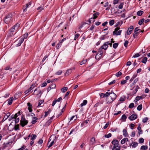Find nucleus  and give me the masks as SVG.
<instances>
[{"mask_svg":"<svg viewBox=\"0 0 150 150\" xmlns=\"http://www.w3.org/2000/svg\"><path fill=\"white\" fill-rule=\"evenodd\" d=\"M135 132L134 131H133L131 135V137H134L135 136Z\"/></svg>","mask_w":150,"mask_h":150,"instance_id":"338daca9","label":"nucleus"},{"mask_svg":"<svg viewBox=\"0 0 150 150\" xmlns=\"http://www.w3.org/2000/svg\"><path fill=\"white\" fill-rule=\"evenodd\" d=\"M105 94L103 93H101L100 94V97L101 98H103L105 97Z\"/></svg>","mask_w":150,"mask_h":150,"instance_id":"69168bd1","label":"nucleus"},{"mask_svg":"<svg viewBox=\"0 0 150 150\" xmlns=\"http://www.w3.org/2000/svg\"><path fill=\"white\" fill-rule=\"evenodd\" d=\"M139 142L140 143H142L144 142V139L142 138H140L139 140Z\"/></svg>","mask_w":150,"mask_h":150,"instance_id":"09e8293b","label":"nucleus"},{"mask_svg":"<svg viewBox=\"0 0 150 150\" xmlns=\"http://www.w3.org/2000/svg\"><path fill=\"white\" fill-rule=\"evenodd\" d=\"M37 136L35 134H32L31 136V138H30L31 140H33L36 139Z\"/></svg>","mask_w":150,"mask_h":150,"instance_id":"79ce46f5","label":"nucleus"},{"mask_svg":"<svg viewBox=\"0 0 150 150\" xmlns=\"http://www.w3.org/2000/svg\"><path fill=\"white\" fill-rule=\"evenodd\" d=\"M116 81H115V80H113V81L110 82V83H108V84H114V83H116L115 82H116ZM119 83V82L118 83Z\"/></svg>","mask_w":150,"mask_h":150,"instance_id":"13d9d810","label":"nucleus"},{"mask_svg":"<svg viewBox=\"0 0 150 150\" xmlns=\"http://www.w3.org/2000/svg\"><path fill=\"white\" fill-rule=\"evenodd\" d=\"M62 44L59 42V43H58L56 46V47L57 49H59L62 45Z\"/></svg>","mask_w":150,"mask_h":150,"instance_id":"c9c22d12","label":"nucleus"},{"mask_svg":"<svg viewBox=\"0 0 150 150\" xmlns=\"http://www.w3.org/2000/svg\"><path fill=\"white\" fill-rule=\"evenodd\" d=\"M147 60V58L146 57H145L142 59V62L144 64H146Z\"/></svg>","mask_w":150,"mask_h":150,"instance_id":"c756f323","label":"nucleus"},{"mask_svg":"<svg viewBox=\"0 0 150 150\" xmlns=\"http://www.w3.org/2000/svg\"><path fill=\"white\" fill-rule=\"evenodd\" d=\"M12 15L11 13L8 14L5 17L4 22L5 23L8 24L12 20Z\"/></svg>","mask_w":150,"mask_h":150,"instance_id":"7ed1b4c3","label":"nucleus"},{"mask_svg":"<svg viewBox=\"0 0 150 150\" xmlns=\"http://www.w3.org/2000/svg\"><path fill=\"white\" fill-rule=\"evenodd\" d=\"M95 19L93 17L90 18L89 20V22L90 23H92L95 21Z\"/></svg>","mask_w":150,"mask_h":150,"instance_id":"4c0bfd02","label":"nucleus"},{"mask_svg":"<svg viewBox=\"0 0 150 150\" xmlns=\"http://www.w3.org/2000/svg\"><path fill=\"white\" fill-rule=\"evenodd\" d=\"M125 99H126L125 96H123L120 98L119 101H121V102H123L124 101H125Z\"/></svg>","mask_w":150,"mask_h":150,"instance_id":"a878e982","label":"nucleus"},{"mask_svg":"<svg viewBox=\"0 0 150 150\" xmlns=\"http://www.w3.org/2000/svg\"><path fill=\"white\" fill-rule=\"evenodd\" d=\"M28 122V121L26 120L25 118L22 117L20 120V124L22 127H23L25 125H27Z\"/></svg>","mask_w":150,"mask_h":150,"instance_id":"423d86ee","label":"nucleus"},{"mask_svg":"<svg viewBox=\"0 0 150 150\" xmlns=\"http://www.w3.org/2000/svg\"><path fill=\"white\" fill-rule=\"evenodd\" d=\"M122 73L120 71L116 73L115 74V75L117 77H119L121 75Z\"/></svg>","mask_w":150,"mask_h":150,"instance_id":"a19ab883","label":"nucleus"},{"mask_svg":"<svg viewBox=\"0 0 150 150\" xmlns=\"http://www.w3.org/2000/svg\"><path fill=\"white\" fill-rule=\"evenodd\" d=\"M108 90L106 93L105 97H107L106 102L108 104L112 103L116 98L117 96L115 94L113 93V91Z\"/></svg>","mask_w":150,"mask_h":150,"instance_id":"f257e3e1","label":"nucleus"},{"mask_svg":"<svg viewBox=\"0 0 150 150\" xmlns=\"http://www.w3.org/2000/svg\"><path fill=\"white\" fill-rule=\"evenodd\" d=\"M112 150H120V147L119 145H114L112 149Z\"/></svg>","mask_w":150,"mask_h":150,"instance_id":"ddd939ff","label":"nucleus"},{"mask_svg":"<svg viewBox=\"0 0 150 150\" xmlns=\"http://www.w3.org/2000/svg\"><path fill=\"white\" fill-rule=\"evenodd\" d=\"M127 117L125 114L123 115L121 119L123 120V121H125L126 120Z\"/></svg>","mask_w":150,"mask_h":150,"instance_id":"e433bc0d","label":"nucleus"},{"mask_svg":"<svg viewBox=\"0 0 150 150\" xmlns=\"http://www.w3.org/2000/svg\"><path fill=\"white\" fill-rule=\"evenodd\" d=\"M20 26V24L18 23H17L13 26L9 30L10 36H12L14 34H15L18 31Z\"/></svg>","mask_w":150,"mask_h":150,"instance_id":"f03ea898","label":"nucleus"},{"mask_svg":"<svg viewBox=\"0 0 150 150\" xmlns=\"http://www.w3.org/2000/svg\"><path fill=\"white\" fill-rule=\"evenodd\" d=\"M77 118V116L76 115L75 116H73L70 118V121H71L74 119V120H75Z\"/></svg>","mask_w":150,"mask_h":150,"instance_id":"49530a36","label":"nucleus"},{"mask_svg":"<svg viewBox=\"0 0 150 150\" xmlns=\"http://www.w3.org/2000/svg\"><path fill=\"white\" fill-rule=\"evenodd\" d=\"M54 139L52 142H51L50 143V145L48 146V148H50L51 146H52L54 143Z\"/></svg>","mask_w":150,"mask_h":150,"instance_id":"680f3d73","label":"nucleus"},{"mask_svg":"<svg viewBox=\"0 0 150 150\" xmlns=\"http://www.w3.org/2000/svg\"><path fill=\"white\" fill-rule=\"evenodd\" d=\"M118 44L117 43H115L113 45V47L114 48L116 49L118 47Z\"/></svg>","mask_w":150,"mask_h":150,"instance_id":"de8ad7c7","label":"nucleus"},{"mask_svg":"<svg viewBox=\"0 0 150 150\" xmlns=\"http://www.w3.org/2000/svg\"><path fill=\"white\" fill-rule=\"evenodd\" d=\"M18 40V43L16 45V46L17 47H19L20 46L21 43L24 41L23 39L21 38H19Z\"/></svg>","mask_w":150,"mask_h":150,"instance_id":"f8f14e48","label":"nucleus"},{"mask_svg":"<svg viewBox=\"0 0 150 150\" xmlns=\"http://www.w3.org/2000/svg\"><path fill=\"white\" fill-rule=\"evenodd\" d=\"M19 125H15L14 127V129L15 130H17L18 129H19Z\"/></svg>","mask_w":150,"mask_h":150,"instance_id":"5fc2aeb1","label":"nucleus"},{"mask_svg":"<svg viewBox=\"0 0 150 150\" xmlns=\"http://www.w3.org/2000/svg\"><path fill=\"white\" fill-rule=\"evenodd\" d=\"M38 118L36 117L33 118L31 123L33 124H35L37 122V120H38Z\"/></svg>","mask_w":150,"mask_h":150,"instance_id":"393cba45","label":"nucleus"},{"mask_svg":"<svg viewBox=\"0 0 150 150\" xmlns=\"http://www.w3.org/2000/svg\"><path fill=\"white\" fill-rule=\"evenodd\" d=\"M86 24V23H83L78 25V28L79 30H81V28L84 26V25Z\"/></svg>","mask_w":150,"mask_h":150,"instance_id":"b1692460","label":"nucleus"},{"mask_svg":"<svg viewBox=\"0 0 150 150\" xmlns=\"http://www.w3.org/2000/svg\"><path fill=\"white\" fill-rule=\"evenodd\" d=\"M144 97L143 96H137L136 97L134 101L135 103H136L140 99H142Z\"/></svg>","mask_w":150,"mask_h":150,"instance_id":"dca6fc26","label":"nucleus"},{"mask_svg":"<svg viewBox=\"0 0 150 150\" xmlns=\"http://www.w3.org/2000/svg\"><path fill=\"white\" fill-rule=\"evenodd\" d=\"M142 108V105L140 104L139 105L137 108V110L139 111L141 110Z\"/></svg>","mask_w":150,"mask_h":150,"instance_id":"37998d69","label":"nucleus"},{"mask_svg":"<svg viewBox=\"0 0 150 150\" xmlns=\"http://www.w3.org/2000/svg\"><path fill=\"white\" fill-rule=\"evenodd\" d=\"M87 62V59H83L80 63V65H82L83 64H84Z\"/></svg>","mask_w":150,"mask_h":150,"instance_id":"c03bdc74","label":"nucleus"},{"mask_svg":"<svg viewBox=\"0 0 150 150\" xmlns=\"http://www.w3.org/2000/svg\"><path fill=\"white\" fill-rule=\"evenodd\" d=\"M122 30L120 29L119 27H117L115 29L114 31L113 32V35L116 36L120 35L121 34Z\"/></svg>","mask_w":150,"mask_h":150,"instance_id":"39448f33","label":"nucleus"},{"mask_svg":"<svg viewBox=\"0 0 150 150\" xmlns=\"http://www.w3.org/2000/svg\"><path fill=\"white\" fill-rule=\"evenodd\" d=\"M13 100V97H11L8 100V104L9 105H11L12 103V102Z\"/></svg>","mask_w":150,"mask_h":150,"instance_id":"a211bd4d","label":"nucleus"},{"mask_svg":"<svg viewBox=\"0 0 150 150\" xmlns=\"http://www.w3.org/2000/svg\"><path fill=\"white\" fill-rule=\"evenodd\" d=\"M144 12L142 11H139L137 13V15L139 16H141L143 13Z\"/></svg>","mask_w":150,"mask_h":150,"instance_id":"473e14b6","label":"nucleus"},{"mask_svg":"<svg viewBox=\"0 0 150 150\" xmlns=\"http://www.w3.org/2000/svg\"><path fill=\"white\" fill-rule=\"evenodd\" d=\"M27 105L28 106V109L29 110V112H31L32 111V105L30 103H27Z\"/></svg>","mask_w":150,"mask_h":150,"instance_id":"4468645a","label":"nucleus"},{"mask_svg":"<svg viewBox=\"0 0 150 150\" xmlns=\"http://www.w3.org/2000/svg\"><path fill=\"white\" fill-rule=\"evenodd\" d=\"M112 136V134L110 133H109L108 134H106L104 136V137L105 138H109V137H110Z\"/></svg>","mask_w":150,"mask_h":150,"instance_id":"a18cd8bd","label":"nucleus"},{"mask_svg":"<svg viewBox=\"0 0 150 150\" xmlns=\"http://www.w3.org/2000/svg\"><path fill=\"white\" fill-rule=\"evenodd\" d=\"M134 28L132 26H131L129 27L127 32V35H129L132 33V31L133 30Z\"/></svg>","mask_w":150,"mask_h":150,"instance_id":"6e6552de","label":"nucleus"},{"mask_svg":"<svg viewBox=\"0 0 150 150\" xmlns=\"http://www.w3.org/2000/svg\"><path fill=\"white\" fill-rule=\"evenodd\" d=\"M134 104L133 103H131L129 105V108H132L134 107Z\"/></svg>","mask_w":150,"mask_h":150,"instance_id":"864d4df0","label":"nucleus"},{"mask_svg":"<svg viewBox=\"0 0 150 150\" xmlns=\"http://www.w3.org/2000/svg\"><path fill=\"white\" fill-rule=\"evenodd\" d=\"M43 141L41 139H40L39 141L38 142V144H41L42 143Z\"/></svg>","mask_w":150,"mask_h":150,"instance_id":"774afa93","label":"nucleus"},{"mask_svg":"<svg viewBox=\"0 0 150 150\" xmlns=\"http://www.w3.org/2000/svg\"><path fill=\"white\" fill-rule=\"evenodd\" d=\"M114 23V21L113 20H112L109 22V24L110 25L112 26L113 25Z\"/></svg>","mask_w":150,"mask_h":150,"instance_id":"3c124183","label":"nucleus"},{"mask_svg":"<svg viewBox=\"0 0 150 150\" xmlns=\"http://www.w3.org/2000/svg\"><path fill=\"white\" fill-rule=\"evenodd\" d=\"M10 114L9 112L7 113L4 116L3 120V121H4L6 120L10 115Z\"/></svg>","mask_w":150,"mask_h":150,"instance_id":"2eb2a0df","label":"nucleus"},{"mask_svg":"<svg viewBox=\"0 0 150 150\" xmlns=\"http://www.w3.org/2000/svg\"><path fill=\"white\" fill-rule=\"evenodd\" d=\"M62 72V71L61 70H59L55 73V74L57 75H61Z\"/></svg>","mask_w":150,"mask_h":150,"instance_id":"ea45409f","label":"nucleus"},{"mask_svg":"<svg viewBox=\"0 0 150 150\" xmlns=\"http://www.w3.org/2000/svg\"><path fill=\"white\" fill-rule=\"evenodd\" d=\"M109 44L108 42H105L102 46L100 47L102 49H104L105 50H106L108 47V45Z\"/></svg>","mask_w":150,"mask_h":150,"instance_id":"1a4fd4ad","label":"nucleus"},{"mask_svg":"<svg viewBox=\"0 0 150 150\" xmlns=\"http://www.w3.org/2000/svg\"><path fill=\"white\" fill-rule=\"evenodd\" d=\"M43 102H44L43 100H40L37 107L38 108L40 106H43V105H41L43 104Z\"/></svg>","mask_w":150,"mask_h":150,"instance_id":"bb28decb","label":"nucleus"},{"mask_svg":"<svg viewBox=\"0 0 150 150\" xmlns=\"http://www.w3.org/2000/svg\"><path fill=\"white\" fill-rule=\"evenodd\" d=\"M137 118V115L136 114H132L129 117V119L131 120H133Z\"/></svg>","mask_w":150,"mask_h":150,"instance_id":"9b49d317","label":"nucleus"},{"mask_svg":"<svg viewBox=\"0 0 150 150\" xmlns=\"http://www.w3.org/2000/svg\"><path fill=\"white\" fill-rule=\"evenodd\" d=\"M87 103V101L86 100H84L83 101V103H81V105L80 106L81 107L86 105Z\"/></svg>","mask_w":150,"mask_h":150,"instance_id":"5701e85b","label":"nucleus"},{"mask_svg":"<svg viewBox=\"0 0 150 150\" xmlns=\"http://www.w3.org/2000/svg\"><path fill=\"white\" fill-rule=\"evenodd\" d=\"M68 89V88L66 87H64L61 89V91L62 92L64 93Z\"/></svg>","mask_w":150,"mask_h":150,"instance_id":"c85d7f7f","label":"nucleus"},{"mask_svg":"<svg viewBox=\"0 0 150 150\" xmlns=\"http://www.w3.org/2000/svg\"><path fill=\"white\" fill-rule=\"evenodd\" d=\"M144 21V19L142 18L140 19L139 21L138 24L139 25H141Z\"/></svg>","mask_w":150,"mask_h":150,"instance_id":"2f4dec72","label":"nucleus"},{"mask_svg":"<svg viewBox=\"0 0 150 150\" xmlns=\"http://www.w3.org/2000/svg\"><path fill=\"white\" fill-rule=\"evenodd\" d=\"M119 142L117 140H114L112 142V144L114 145H119Z\"/></svg>","mask_w":150,"mask_h":150,"instance_id":"aec40b11","label":"nucleus"},{"mask_svg":"<svg viewBox=\"0 0 150 150\" xmlns=\"http://www.w3.org/2000/svg\"><path fill=\"white\" fill-rule=\"evenodd\" d=\"M128 141V139L127 138H124L121 141V143L122 144H123L125 143L126 142H127Z\"/></svg>","mask_w":150,"mask_h":150,"instance_id":"4be33fe9","label":"nucleus"},{"mask_svg":"<svg viewBox=\"0 0 150 150\" xmlns=\"http://www.w3.org/2000/svg\"><path fill=\"white\" fill-rule=\"evenodd\" d=\"M139 32H134L133 34V37L135 38H136L137 36L138 35V33H139Z\"/></svg>","mask_w":150,"mask_h":150,"instance_id":"f704fd0d","label":"nucleus"},{"mask_svg":"<svg viewBox=\"0 0 150 150\" xmlns=\"http://www.w3.org/2000/svg\"><path fill=\"white\" fill-rule=\"evenodd\" d=\"M138 146V143L137 142H134L133 143V144L132 146V148H135Z\"/></svg>","mask_w":150,"mask_h":150,"instance_id":"58836bf2","label":"nucleus"},{"mask_svg":"<svg viewBox=\"0 0 150 150\" xmlns=\"http://www.w3.org/2000/svg\"><path fill=\"white\" fill-rule=\"evenodd\" d=\"M34 88V87H32V86H31L28 89V90L26 91L25 92V93L26 94H27V93H28L31 90Z\"/></svg>","mask_w":150,"mask_h":150,"instance_id":"7c9ffc66","label":"nucleus"},{"mask_svg":"<svg viewBox=\"0 0 150 150\" xmlns=\"http://www.w3.org/2000/svg\"><path fill=\"white\" fill-rule=\"evenodd\" d=\"M103 54V51L102 48L100 47L99 49V51L97 54L95 56V58L96 59H97V58H100Z\"/></svg>","mask_w":150,"mask_h":150,"instance_id":"0eeeda50","label":"nucleus"},{"mask_svg":"<svg viewBox=\"0 0 150 150\" xmlns=\"http://www.w3.org/2000/svg\"><path fill=\"white\" fill-rule=\"evenodd\" d=\"M72 71V69H67L66 72L65 73L64 75L65 76H68L71 73Z\"/></svg>","mask_w":150,"mask_h":150,"instance_id":"9d476101","label":"nucleus"},{"mask_svg":"<svg viewBox=\"0 0 150 150\" xmlns=\"http://www.w3.org/2000/svg\"><path fill=\"white\" fill-rule=\"evenodd\" d=\"M80 35L79 34H76L74 36V40H76L78 38V37H79Z\"/></svg>","mask_w":150,"mask_h":150,"instance_id":"052dcab7","label":"nucleus"},{"mask_svg":"<svg viewBox=\"0 0 150 150\" xmlns=\"http://www.w3.org/2000/svg\"><path fill=\"white\" fill-rule=\"evenodd\" d=\"M129 88L130 90H133L132 94L133 95L136 93L139 87L137 85H130Z\"/></svg>","mask_w":150,"mask_h":150,"instance_id":"20e7f679","label":"nucleus"},{"mask_svg":"<svg viewBox=\"0 0 150 150\" xmlns=\"http://www.w3.org/2000/svg\"><path fill=\"white\" fill-rule=\"evenodd\" d=\"M148 119L147 117H146L144 118H143L142 120V122L143 123H146L147 122V120H148Z\"/></svg>","mask_w":150,"mask_h":150,"instance_id":"603ef678","label":"nucleus"},{"mask_svg":"<svg viewBox=\"0 0 150 150\" xmlns=\"http://www.w3.org/2000/svg\"><path fill=\"white\" fill-rule=\"evenodd\" d=\"M95 142V138L94 137H92L91 138L90 141V144L91 145H93Z\"/></svg>","mask_w":150,"mask_h":150,"instance_id":"412c9836","label":"nucleus"},{"mask_svg":"<svg viewBox=\"0 0 150 150\" xmlns=\"http://www.w3.org/2000/svg\"><path fill=\"white\" fill-rule=\"evenodd\" d=\"M148 149V146H142L141 148L140 149L142 150H146Z\"/></svg>","mask_w":150,"mask_h":150,"instance_id":"cd10ccee","label":"nucleus"},{"mask_svg":"<svg viewBox=\"0 0 150 150\" xmlns=\"http://www.w3.org/2000/svg\"><path fill=\"white\" fill-rule=\"evenodd\" d=\"M140 55L139 53H137L134 55L132 57L134 58H136L137 57L139 56Z\"/></svg>","mask_w":150,"mask_h":150,"instance_id":"0e129e2a","label":"nucleus"},{"mask_svg":"<svg viewBox=\"0 0 150 150\" xmlns=\"http://www.w3.org/2000/svg\"><path fill=\"white\" fill-rule=\"evenodd\" d=\"M11 119L15 118L17 117V114H16L14 115H12L11 116Z\"/></svg>","mask_w":150,"mask_h":150,"instance_id":"e2e57ef3","label":"nucleus"},{"mask_svg":"<svg viewBox=\"0 0 150 150\" xmlns=\"http://www.w3.org/2000/svg\"><path fill=\"white\" fill-rule=\"evenodd\" d=\"M123 4H124L123 3H121L118 6V8L119 9H122V8Z\"/></svg>","mask_w":150,"mask_h":150,"instance_id":"bf43d9fd","label":"nucleus"},{"mask_svg":"<svg viewBox=\"0 0 150 150\" xmlns=\"http://www.w3.org/2000/svg\"><path fill=\"white\" fill-rule=\"evenodd\" d=\"M28 33H26L25 34H24L22 36H21V38L23 39V41L24 39H26L27 37H28Z\"/></svg>","mask_w":150,"mask_h":150,"instance_id":"f3484780","label":"nucleus"},{"mask_svg":"<svg viewBox=\"0 0 150 150\" xmlns=\"http://www.w3.org/2000/svg\"><path fill=\"white\" fill-rule=\"evenodd\" d=\"M123 134L125 137H127L128 136V134L127 133L126 129H124L123 131Z\"/></svg>","mask_w":150,"mask_h":150,"instance_id":"6ab92c4d","label":"nucleus"},{"mask_svg":"<svg viewBox=\"0 0 150 150\" xmlns=\"http://www.w3.org/2000/svg\"><path fill=\"white\" fill-rule=\"evenodd\" d=\"M128 43L129 42L128 40H125V42L124 43V45L125 47H127Z\"/></svg>","mask_w":150,"mask_h":150,"instance_id":"8fccbe9b","label":"nucleus"},{"mask_svg":"<svg viewBox=\"0 0 150 150\" xmlns=\"http://www.w3.org/2000/svg\"><path fill=\"white\" fill-rule=\"evenodd\" d=\"M140 31H141V30L140 29H138V27H137L135 29H134V32H140Z\"/></svg>","mask_w":150,"mask_h":150,"instance_id":"6e6d98bb","label":"nucleus"},{"mask_svg":"<svg viewBox=\"0 0 150 150\" xmlns=\"http://www.w3.org/2000/svg\"><path fill=\"white\" fill-rule=\"evenodd\" d=\"M99 14V13L98 12H97L93 14V18L95 19L97 18Z\"/></svg>","mask_w":150,"mask_h":150,"instance_id":"72a5a7b5","label":"nucleus"},{"mask_svg":"<svg viewBox=\"0 0 150 150\" xmlns=\"http://www.w3.org/2000/svg\"><path fill=\"white\" fill-rule=\"evenodd\" d=\"M12 69V68H10L9 66H7L4 68V69L5 70H9L10 71H11Z\"/></svg>","mask_w":150,"mask_h":150,"instance_id":"4d7b16f0","label":"nucleus"}]
</instances>
